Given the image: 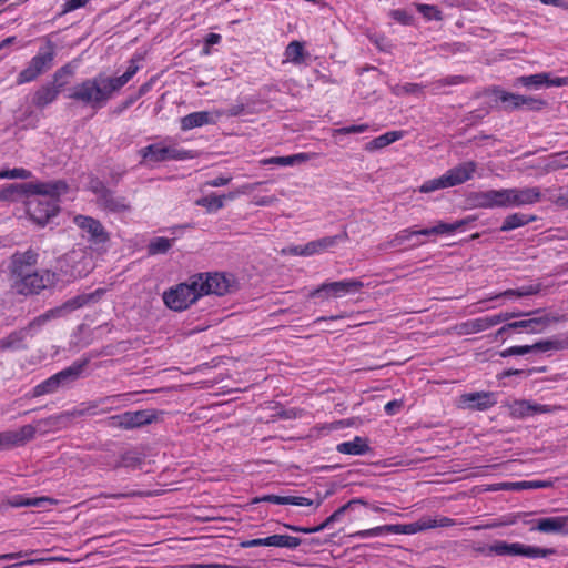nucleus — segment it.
Here are the masks:
<instances>
[{
    "label": "nucleus",
    "instance_id": "473e14b6",
    "mask_svg": "<svg viewBox=\"0 0 568 568\" xmlns=\"http://www.w3.org/2000/svg\"><path fill=\"white\" fill-rule=\"evenodd\" d=\"M359 504L366 505L367 503L361 498H355V499L349 500L345 505L341 506L331 516H328L321 525H318L320 531L324 530L325 528L331 526L333 523L338 521L348 509H353L355 505H359Z\"/></svg>",
    "mask_w": 568,
    "mask_h": 568
},
{
    "label": "nucleus",
    "instance_id": "e433bc0d",
    "mask_svg": "<svg viewBox=\"0 0 568 568\" xmlns=\"http://www.w3.org/2000/svg\"><path fill=\"white\" fill-rule=\"evenodd\" d=\"M429 529L428 517H423L419 520L410 524H396L395 534L413 535Z\"/></svg>",
    "mask_w": 568,
    "mask_h": 568
},
{
    "label": "nucleus",
    "instance_id": "aec40b11",
    "mask_svg": "<svg viewBox=\"0 0 568 568\" xmlns=\"http://www.w3.org/2000/svg\"><path fill=\"white\" fill-rule=\"evenodd\" d=\"M530 530H538L545 534H568V515L557 517H544L536 521Z\"/></svg>",
    "mask_w": 568,
    "mask_h": 568
},
{
    "label": "nucleus",
    "instance_id": "1a4fd4ad",
    "mask_svg": "<svg viewBox=\"0 0 568 568\" xmlns=\"http://www.w3.org/2000/svg\"><path fill=\"white\" fill-rule=\"evenodd\" d=\"M199 290L201 295L215 294L223 296L231 293L236 287V282L233 275L224 273L213 274H195Z\"/></svg>",
    "mask_w": 568,
    "mask_h": 568
},
{
    "label": "nucleus",
    "instance_id": "603ef678",
    "mask_svg": "<svg viewBox=\"0 0 568 568\" xmlns=\"http://www.w3.org/2000/svg\"><path fill=\"white\" fill-rule=\"evenodd\" d=\"M568 168V155L566 153L555 154L546 165L548 171H556Z\"/></svg>",
    "mask_w": 568,
    "mask_h": 568
},
{
    "label": "nucleus",
    "instance_id": "69168bd1",
    "mask_svg": "<svg viewBox=\"0 0 568 568\" xmlns=\"http://www.w3.org/2000/svg\"><path fill=\"white\" fill-rule=\"evenodd\" d=\"M535 372V369H528V371H524V369H515V368H509V369H505L500 374H499V378H506V377H510V376H524V377H528L530 376L532 373Z\"/></svg>",
    "mask_w": 568,
    "mask_h": 568
},
{
    "label": "nucleus",
    "instance_id": "864d4df0",
    "mask_svg": "<svg viewBox=\"0 0 568 568\" xmlns=\"http://www.w3.org/2000/svg\"><path fill=\"white\" fill-rule=\"evenodd\" d=\"M466 82V78L463 75H449L439 79L433 83L434 91H439L445 85H457Z\"/></svg>",
    "mask_w": 568,
    "mask_h": 568
},
{
    "label": "nucleus",
    "instance_id": "4d7b16f0",
    "mask_svg": "<svg viewBox=\"0 0 568 568\" xmlns=\"http://www.w3.org/2000/svg\"><path fill=\"white\" fill-rule=\"evenodd\" d=\"M390 17L399 22L400 24H404V26H409L413 23V16L409 14L407 11L405 10H402V9H397V10H393L390 11Z\"/></svg>",
    "mask_w": 568,
    "mask_h": 568
},
{
    "label": "nucleus",
    "instance_id": "052dcab7",
    "mask_svg": "<svg viewBox=\"0 0 568 568\" xmlns=\"http://www.w3.org/2000/svg\"><path fill=\"white\" fill-rule=\"evenodd\" d=\"M244 109H245L244 104H235V105H232L231 108H229L225 111H216L215 115H216V119L222 116V115L239 116V115H241L244 112Z\"/></svg>",
    "mask_w": 568,
    "mask_h": 568
},
{
    "label": "nucleus",
    "instance_id": "393cba45",
    "mask_svg": "<svg viewBox=\"0 0 568 568\" xmlns=\"http://www.w3.org/2000/svg\"><path fill=\"white\" fill-rule=\"evenodd\" d=\"M98 205L110 212H125L130 210V204L123 196H116L110 189L98 201Z\"/></svg>",
    "mask_w": 568,
    "mask_h": 568
},
{
    "label": "nucleus",
    "instance_id": "338daca9",
    "mask_svg": "<svg viewBox=\"0 0 568 568\" xmlns=\"http://www.w3.org/2000/svg\"><path fill=\"white\" fill-rule=\"evenodd\" d=\"M556 409V407L550 405H541V404H534L530 402V416L537 415V414H547L551 413Z\"/></svg>",
    "mask_w": 568,
    "mask_h": 568
},
{
    "label": "nucleus",
    "instance_id": "58836bf2",
    "mask_svg": "<svg viewBox=\"0 0 568 568\" xmlns=\"http://www.w3.org/2000/svg\"><path fill=\"white\" fill-rule=\"evenodd\" d=\"M413 236H415L414 230L405 229L398 232L392 240L382 243L378 248L386 251L389 248H395L403 245L405 242L409 241Z\"/></svg>",
    "mask_w": 568,
    "mask_h": 568
},
{
    "label": "nucleus",
    "instance_id": "cd10ccee",
    "mask_svg": "<svg viewBox=\"0 0 568 568\" xmlns=\"http://www.w3.org/2000/svg\"><path fill=\"white\" fill-rule=\"evenodd\" d=\"M467 224L466 220H458L454 223H446L443 221L437 222L436 225L432 227H425L420 230L414 231L415 235H442V234H452L457 230L462 229Z\"/></svg>",
    "mask_w": 568,
    "mask_h": 568
},
{
    "label": "nucleus",
    "instance_id": "bf43d9fd",
    "mask_svg": "<svg viewBox=\"0 0 568 568\" xmlns=\"http://www.w3.org/2000/svg\"><path fill=\"white\" fill-rule=\"evenodd\" d=\"M14 436H12V430L1 432L0 433V450L9 449L14 447Z\"/></svg>",
    "mask_w": 568,
    "mask_h": 568
},
{
    "label": "nucleus",
    "instance_id": "ddd939ff",
    "mask_svg": "<svg viewBox=\"0 0 568 568\" xmlns=\"http://www.w3.org/2000/svg\"><path fill=\"white\" fill-rule=\"evenodd\" d=\"M470 201L480 209L510 207L508 189L474 192Z\"/></svg>",
    "mask_w": 568,
    "mask_h": 568
},
{
    "label": "nucleus",
    "instance_id": "39448f33",
    "mask_svg": "<svg viewBox=\"0 0 568 568\" xmlns=\"http://www.w3.org/2000/svg\"><path fill=\"white\" fill-rule=\"evenodd\" d=\"M44 44L39 48L38 53L30 60L28 65L20 71L17 78L18 84L34 81L50 70L57 54V44L49 38L43 39Z\"/></svg>",
    "mask_w": 568,
    "mask_h": 568
},
{
    "label": "nucleus",
    "instance_id": "4468645a",
    "mask_svg": "<svg viewBox=\"0 0 568 568\" xmlns=\"http://www.w3.org/2000/svg\"><path fill=\"white\" fill-rule=\"evenodd\" d=\"M140 154L144 160L152 162H164L169 160H185L191 158L190 151L180 150L173 146H164L158 143L141 149Z\"/></svg>",
    "mask_w": 568,
    "mask_h": 568
},
{
    "label": "nucleus",
    "instance_id": "c85d7f7f",
    "mask_svg": "<svg viewBox=\"0 0 568 568\" xmlns=\"http://www.w3.org/2000/svg\"><path fill=\"white\" fill-rule=\"evenodd\" d=\"M236 193L230 192L229 194L223 195H209L200 197L195 201V204L202 207H205L209 213L216 212L224 206V200H233L235 199Z\"/></svg>",
    "mask_w": 568,
    "mask_h": 568
},
{
    "label": "nucleus",
    "instance_id": "3c124183",
    "mask_svg": "<svg viewBox=\"0 0 568 568\" xmlns=\"http://www.w3.org/2000/svg\"><path fill=\"white\" fill-rule=\"evenodd\" d=\"M32 173L23 168H14L11 170H0V179H29Z\"/></svg>",
    "mask_w": 568,
    "mask_h": 568
},
{
    "label": "nucleus",
    "instance_id": "f704fd0d",
    "mask_svg": "<svg viewBox=\"0 0 568 568\" xmlns=\"http://www.w3.org/2000/svg\"><path fill=\"white\" fill-rule=\"evenodd\" d=\"M306 54L307 53L304 50V43L297 40L290 42L284 52L286 61H290L294 64H301L304 62V57Z\"/></svg>",
    "mask_w": 568,
    "mask_h": 568
},
{
    "label": "nucleus",
    "instance_id": "f3484780",
    "mask_svg": "<svg viewBox=\"0 0 568 568\" xmlns=\"http://www.w3.org/2000/svg\"><path fill=\"white\" fill-rule=\"evenodd\" d=\"M54 186L45 184H33V183H13L0 187V202L14 201L18 197V193H49Z\"/></svg>",
    "mask_w": 568,
    "mask_h": 568
},
{
    "label": "nucleus",
    "instance_id": "de8ad7c7",
    "mask_svg": "<svg viewBox=\"0 0 568 568\" xmlns=\"http://www.w3.org/2000/svg\"><path fill=\"white\" fill-rule=\"evenodd\" d=\"M510 415L514 418H525L530 416V402L526 399L515 400L510 406Z\"/></svg>",
    "mask_w": 568,
    "mask_h": 568
},
{
    "label": "nucleus",
    "instance_id": "72a5a7b5",
    "mask_svg": "<svg viewBox=\"0 0 568 568\" xmlns=\"http://www.w3.org/2000/svg\"><path fill=\"white\" fill-rule=\"evenodd\" d=\"M532 352L561 351L568 348V337H554L551 339L539 341L531 345Z\"/></svg>",
    "mask_w": 568,
    "mask_h": 568
},
{
    "label": "nucleus",
    "instance_id": "6ab92c4d",
    "mask_svg": "<svg viewBox=\"0 0 568 568\" xmlns=\"http://www.w3.org/2000/svg\"><path fill=\"white\" fill-rule=\"evenodd\" d=\"M509 191V205L523 206L535 204L540 201L541 193L539 187H523V189H508Z\"/></svg>",
    "mask_w": 568,
    "mask_h": 568
},
{
    "label": "nucleus",
    "instance_id": "20e7f679",
    "mask_svg": "<svg viewBox=\"0 0 568 568\" xmlns=\"http://www.w3.org/2000/svg\"><path fill=\"white\" fill-rule=\"evenodd\" d=\"M38 184L51 185L54 186V189L49 193H18V196H42L28 202V213L37 224L44 225L51 217L58 214L60 210L58 197L61 193L67 191L68 186L62 181L39 182Z\"/></svg>",
    "mask_w": 568,
    "mask_h": 568
},
{
    "label": "nucleus",
    "instance_id": "13d9d810",
    "mask_svg": "<svg viewBox=\"0 0 568 568\" xmlns=\"http://www.w3.org/2000/svg\"><path fill=\"white\" fill-rule=\"evenodd\" d=\"M538 287L528 286V287H521L518 290H507L503 293V295H515L517 297H523L527 295H532L538 293Z\"/></svg>",
    "mask_w": 568,
    "mask_h": 568
},
{
    "label": "nucleus",
    "instance_id": "f03ea898",
    "mask_svg": "<svg viewBox=\"0 0 568 568\" xmlns=\"http://www.w3.org/2000/svg\"><path fill=\"white\" fill-rule=\"evenodd\" d=\"M139 65L131 60L126 71L120 77L99 73L71 88L68 98L99 110L108 104L113 94L120 91L138 72Z\"/></svg>",
    "mask_w": 568,
    "mask_h": 568
},
{
    "label": "nucleus",
    "instance_id": "6e6d98bb",
    "mask_svg": "<svg viewBox=\"0 0 568 568\" xmlns=\"http://www.w3.org/2000/svg\"><path fill=\"white\" fill-rule=\"evenodd\" d=\"M532 352L531 345L511 346L500 352L501 357L526 355Z\"/></svg>",
    "mask_w": 568,
    "mask_h": 568
},
{
    "label": "nucleus",
    "instance_id": "5701e85b",
    "mask_svg": "<svg viewBox=\"0 0 568 568\" xmlns=\"http://www.w3.org/2000/svg\"><path fill=\"white\" fill-rule=\"evenodd\" d=\"M552 321L556 318H551L548 315L531 317L528 320H520L507 323V328L511 329H526L528 333L538 334L541 333Z\"/></svg>",
    "mask_w": 568,
    "mask_h": 568
},
{
    "label": "nucleus",
    "instance_id": "c03bdc74",
    "mask_svg": "<svg viewBox=\"0 0 568 568\" xmlns=\"http://www.w3.org/2000/svg\"><path fill=\"white\" fill-rule=\"evenodd\" d=\"M36 427L32 425H24L18 430H12V436H14L13 440L16 446H22L27 442L31 440L36 436Z\"/></svg>",
    "mask_w": 568,
    "mask_h": 568
},
{
    "label": "nucleus",
    "instance_id": "f8f14e48",
    "mask_svg": "<svg viewBox=\"0 0 568 568\" xmlns=\"http://www.w3.org/2000/svg\"><path fill=\"white\" fill-rule=\"evenodd\" d=\"M154 414L151 410L143 409L136 412H125L119 415H113L108 418V425L112 427H120L124 429H133L148 424L154 419Z\"/></svg>",
    "mask_w": 568,
    "mask_h": 568
},
{
    "label": "nucleus",
    "instance_id": "c756f323",
    "mask_svg": "<svg viewBox=\"0 0 568 568\" xmlns=\"http://www.w3.org/2000/svg\"><path fill=\"white\" fill-rule=\"evenodd\" d=\"M403 136H404L403 131L386 132V133L373 139L372 141H369L365 145V150L372 152V151L383 149V148L392 144L393 142H396L397 140L402 139Z\"/></svg>",
    "mask_w": 568,
    "mask_h": 568
},
{
    "label": "nucleus",
    "instance_id": "423d86ee",
    "mask_svg": "<svg viewBox=\"0 0 568 568\" xmlns=\"http://www.w3.org/2000/svg\"><path fill=\"white\" fill-rule=\"evenodd\" d=\"M75 68L71 63H67L59 68L53 74V81L41 85L33 94L32 103L37 108H44L52 103L69 83V79L74 75Z\"/></svg>",
    "mask_w": 568,
    "mask_h": 568
},
{
    "label": "nucleus",
    "instance_id": "6e6552de",
    "mask_svg": "<svg viewBox=\"0 0 568 568\" xmlns=\"http://www.w3.org/2000/svg\"><path fill=\"white\" fill-rule=\"evenodd\" d=\"M201 296L196 278H194L193 275L187 282L180 283L175 287L165 291L163 294V301L169 308L180 312L186 310Z\"/></svg>",
    "mask_w": 568,
    "mask_h": 568
},
{
    "label": "nucleus",
    "instance_id": "5fc2aeb1",
    "mask_svg": "<svg viewBox=\"0 0 568 568\" xmlns=\"http://www.w3.org/2000/svg\"><path fill=\"white\" fill-rule=\"evenodd\" d=\"M445 187H448V185L446 184L445 182V178L444 175L438 178V179H434V180H429V181H426L420 187H419V191L422 193H430V192H434L436 190H439V189H445Z\"/></svg>",
    "mask_w": 568,
    "mask_h": 568
},
{
    "label": "nucleus",
    "instance_id": "412c9836",
    "mask_svg": "<svg viewBox=\"0 0 568 568\" xmlns=\"http://www.w3.org/2000/svg\"><path fill=\"white\" fill-rule=\"evenodd\" d=\"M253 503H273L277 505H294V506H314L315 509L318 508L322 504V500L314 501L306 497L301 496H280V495H264L262 497H257Z\"/></svg>",
    "mask_w": 568,
    "mask_h": 568
},
{
    "label": "nucleus",
    "instance_id": "4c0bfd02",
    "mask_svg": "<svg viewBox=\"0 0 568 568\" xmlns=\"http://www.w3.org/2000/svg\"><path fill=\"white\" fill-rule=\"evenodd\" d=\"M385 534H395V525H383L371 529L358 530L349 535L352 538H372L379 537Z\"/></svg>",
    "mask_w": 568,
    "mask_h": 568
},
{
    "label": "nucleus",
    "instance_id": "79ce46f5",
    "mask_svg": "<svg viewBox=\"0 0 568 568\" xmlns=\"http://www.w3.org/2000/svg\"><path fill=\"white\" fill-rule=\"evenodd\" d=\"M174 240L168 237H155L148 245V253L150 255L164 254L173 244Z\"/></svg>",
    "mask_w": 568,
    "mask_h": 568
},
{
    "label": "nucleus",
    "instance_id": "e2e57ef3",
    "mask_svg": "<svg viewBox=\"0 0 568 568\" xmlns=\"http://www.w3.org/2000/svg\"><path fill=\"white\" fill-rule=\"evenodd\" d=\"M429 529L437 527H450L455 525V520L448 517H440L439 519L428 517Z\"/></svg>",
    "mask_w": 568,
    "mask_h": 568
},
{
    "label": "nucleus",
    "instance_id": "a18cd8bd",
    "mask_svg": "<svg viewBox=\"0 0 568 568\" xmlns=\"http://www.w3.org/2000/svg\"><path fill=\"white\" fill-rule=\"evenodd\" d=\"M541 310H534L531 312H505L497 315L489 316L491 326H496L503 322H507L511 318L520 317V316H530L534 314L540 313Z\"/></svg>",
    "mask_w": 568,
    "mask_h": 568
},
{
    "label": "nucleus",
    "instance_id": "9d476101",
    "mask_svg": "<svg viewBox=\"0 0 568 568\" xmlns=\"http://www.w3.org/2000/svg\"><path fill=\"white\" fill-rule=\"evenodd\" d=\"M489 552L497 556H524L527 558H540L555 554V549L526 546L520 542L508 544L506 541H496L494 545L489 546Z\"/></svg>",
    "mask_w": 568,
    "mask_h": 568
},
{
    "label": "nucleus",
    "instance_id": "8fccbe9b",
    "mask_svg": "<svg viewBox=\"0 0 568 568\" xmlns=\"http://www.w3.org/2000/svg\"><path fill=\"white\" fill-rule=\"evenodd\" d=\"M416 8L428 20L439 21L443 19V13L436 6L418 3Z\"/></svg>",
    "mask_w": 568,
    "mask_h": 568
},
{
    "label": "nucleus",
    "instance_id": "b1692460",
    "mask_svg": "<svg viewBox=\"0 0 568 568\" xmlns=\"http://www.w3.org/2000/svg\"><path fill=\"white\" fill-rule=\"evenodd\" d=\"M180 122L181 130L189 131L206 124H214L216 122V116L214 118L213 113L209 111H197L181 118Z\"/></svg>",
    "mask_w": 568,
    "mask_h": 568
},
{
    "label": "nucleus",
    "instance_id": "2f4dec72",
    "mask_svg": "<svg viewBox=\"0 0 568 568\" xmlns=\"http://www.w3.org/2000/svg\"><path fill=\"white\" fill-rule=\"evenodd\" d=\"M334 246V241L329 239V236H325L312 242H308L304 245L300 251L298 247H295L294 252L301 255H313L315 253L322 252L329 247Z\"/></svg>",
    "mask_w": 568,
    "mask_h": 568
},
{
    "label": "nucleus",
    "instance_id": "a19ab883",
    "mask_svg": "<svg viewBox=\"0 0 568 568\" xmlns=\"http://www.w3.org/2000/svg\"><path fill=\"white\" fill-rule=\"evenodd\" d=\"M551 481L547 480H530V481H515L506 483L504 487L510 490H523V489H539L551 487Z\"/></svg>",
    "mask_w": 568,
    "mask_h": 568
},
{
    "label": "nucleus",
    "instance_id": "4be33fe9",
    "mask_svg": "<svg viewBox=\"0 0 568 568\" xmlns=\"http://www.w3.org/2000/svg\"><path fill=\"white\" fill-rule=\"evenodd\" d=\"M476 163L473 161L464 162L444 174L445 182L449 186L459 185L468 181L476 171Z\"/></svg>",
    "mask_w": 568,
    "mask_h": 568
},
{
    "label": "nucleus",
    "instance_id": "49530a36",
    "mask_svg": "<svg viewBox=\"0 0 568 568\" xmlns=\"http://www.w3.org/2000/svg\"><path fill=\"white\" fill-rule=\"evenodd\" d=\"M143 462V458L140 454L134 452H125L121 455L120 462L115 465V467H126V468H136Z\"/></svg>",
    "mask_w": 568,
    "mask_h": 568
},
{
    "label": "nucleus",
    "instance_id": "a211bd4d",
    "mask_svg": "<svg viewBox=\"0 0 568 568\" xmlns=\"http://www.w3.org/2000/svg\"><path fill=\"white\" fill-rule=\"evenodd\" d=\"M460 402L469 409L486 410L493 407L497 402L494 393L476 392L467 393L460 396Z\"/></svg>",
    "mask_w": 568,
    "mask_h": 568
},
{
    "label": "nucleus",
    "instance_id": "ea45409f",
    "mask_svg": "<svg viewBox=\"0 0 568 568\" xmlns=\"http://www.w3.org/2000/svg\"><path fill=\"white\" fill-rule=\"evenodd\" d=\"M490 327L493 326L489 316L475 318L462 324L463 332L466 334L479 333Z\"/></svg>",
    "mask_w": 568,
    "mask_h": 568
},
{
    "label": "nucleus",
    "instance_id": "7ed1b4c3",
    "mask_svg": "<svg viewBox=\"0 0 568 568\" xmlns=\"http://www.w3.org/2000/svg\"><path fill=\"white\" fill-rule=\"evenodd\" d=\"M39 254L32 248L16 252L9 264L12 288L20 295L39 294L48 284L54 282L55 274L47 271L40 274L36 270Z\"/></svg>",
    "mask_w": 568,
    "mask_h": 568
},
{
    "label": "nucleus",
    "instance_id": "2eb2a0df",
    "mask_svg": "<svg viewBox=\"0 0 568 568\" xmlns=\"http://www.w3.org/2000/svg\"><path fill=\"white\" fill-rule=\"evenodd\" d=\"M364 287V283L359 280H344L331 283H324L316 290L312 291L310 296H328L339 297L346 294L356 293Z\"/></svg>",
    "mask_w": 568,
    "mask_h": 568
},
{
    "label": "nucleus",
    "instance_id": "774afa93",
    "mask_svg": "<svg viewBox=\"0 0 568 568\" xmlns=\"http://www.w3.org/2000/svg\"><path fill=\"white\" fill-rule=\"evenodd\" d=\"M91 190L97 195V201L109 190L103 182L94 180L91 182Z\"/></svg>",
    "mask_w": 568,
    "mask_h": 568
},
{
    "label": "nucleus",
    "instance_id": "f257e3e1",
    "mask_svg": "<svg viewBox=\"0 0 568 568\" xmlns=\"http://www.w3.org/2000/svg\"><path fill=\"white\" fill-rule=\"evenodd\" d=\"M105 293L104 288H97L91 293L79 294L68 301L61 306L48 311L47 313L37 316L24 327L18 328L9 333L6 337L0 338V352H18L27 351L29 348L28 337H33L34 334L51 318L71 313L89 304L97 303Z\"/></svg>",
    "mask_w": 568,
    "mask_h": 568
},
{
    "label": "nucleus",
    "instance_id": "dca6fc26",
    "mask_svg": "<svg viewBox=\"0 0 568 568\" xmlns=\"http://www.w3.org/2000/svg\"><path fill=\"white\" fill-rule=\"evenodd\" d=\"M302 540L297 537L288 535H272L265 538L250 539L241 542L243 548H252L258 546L281 547L295 549L301 545Z\"/></svg>",
    "mask_w": 568,
    "mask_h": 568
},
{
    "label": "nucleus",
    "instance_id": "0e129e2a",
    "mask_svg": "<svg viewBox=\"0 0 568 568\" xmlns=\"http://www.w3.org/2000/svg\"><path fill=\"white\" fill-rule=\"evenodd\" d=\"M97 407H98V403H92V404H90L88 407H85L83 409H73L72 412H69L65 415L70 416V417H80V416H85V415H94L95 414L94 409Z\"/></svg>",
    "mask_w": 568,
    "mask_h": 568
},
{
    "label": "nucleus",
    "instance_id": "37998d69",
    "mask_svg": "<svg viewBox=\"0 0 568 568\" xmlns=\"http://www.w3.org/2000/svg\"><path fill=\"white\" fill-rule=\"evenodd\" d=\"M547 82V73H536L531 75L519 77L515 80V84H521L526 88H540Z\"/></svg>",
    "mask_w": 568,
    "mask_h": 568
},
{
    "label": "nucleus",
    "instance_id": "bb28decb",
    "mask_svg": "<svg viewBox=\"0 0 568 568\" xmlns=\"http://www.w3.org/2000/svg\"><path fill=\"white\" fill-rule=\"evenodd\" d=\"M54 500L49 497L29 498L24 495H13L3 500L1 507H43L47 504H53Z\"/></svg>",
    "mask_w": 568,
    "mask_h": 568
},
{
    "label": "nucleus",
    "instance_id": "9b49d317",
    "mask_svg": "<svg viewBox=\"0 0 568 568\" xmlns=\"http://www.w3.org/2000/svg\"><path fill=\"white\" fill-rule=\"evenodd\" d=\"M73 223L82 231L81 236L94 246L103 245L110 240V235L102 223L87 215H75Z\"/></svg>",
    "mask_w": 568,
    "mask_h": 568
},
{
    "label": "nucleus",
    "instance_id": "a878e982",
    "mask_svg": "<svg viewBox=\"0 0 568 568\" xmlns=\"http://www.w3.org/2000/svg\"><path fill=\"white\" fill-rule=\"evenodd\" d=\"M336 450L345 455L361 456L372 452L368 439L356 436L353 440L339 443Z\"/></svg>",
    "mask_w": 568,
    "mask_h": 568
},
{
    "label": "nucleus",
    "instance_id": "7c9ffc66",
    "mask_svg": "<svg viewBox=\"0 0 568 568\" xmlns=\"http://www.w3.org/2000/svg\"><path fill=\"white\" fill-rule=\"evenodd\" d=\"M536 220L535 215H527L523 213H513L505 217L503 225L500 226L501 232H508L521 226L527 225Z\"/></svg>",
    "mask_w": 568,
    "mask_h": 568
},
{
    "label": "nucleus",
    "instance_id": "0eeeda50",
    "mask_svg": "<svg viewBox=\"0 0 568 568\" xmlns=\"http://www.w3.org/2000/svg\"><path fill=\"white\" fill-rule=\"evenodd\" d=\"M88 362V359L74 362L71 366L50 376L33 388L32 396L40 397L47 394H53L60 388L68 387L80 377Z\"/></svg>",
    "mask_w": 568,
    "mask_h": 568
},
{
    "label": "nucleus",
    "instance_id": "09e8293b",
    "mask_svg": "<svg viewBox=\"0 0 568 568\" xmlns=\"http://www.w3.org/2000/svg\"><path fill=\"white\" fill-rule=\"evenodd\" d=\"M520 101V109L529 111H539L546 106L547 102L542 99L523 95L521 98H515Z\"/></svg>",
    "mask_w": 568,
    "mask_h": 568
},
{
    "label": "nucleus",
    "instance_id": "680f3d73",
    "mask_svg": "<svg viewBox=\"0 0 568 568\" xmlns=\"http://www.w3.org/2000/svg\"><path fill=\"white\" fill-rule=\"evenodd\" d=\"M368 129L367 124L349 125L335 130L337 134H355L363 133Z\"/></svg>",
    "mask_w": 568,
    "mask_h": 568
},
{
    "label": "nucleus",
    "instance_id": "c9c22d12",
    "mask_svg": "<svg viewBox=\"0 0 568 568\" xmlns=\"http://www.w3.org/2000/svg\"><path fill=\"white\" fill-rule=\"evenodd\" d=\"M493 93L496 97V101H500L504 104L506 111L520 109V101L515 98H521L523 95L506 92L500 89H494Z\"/></svg>",
    "mask_w": 568,
    "mask_h": 568
}]
</instances>
